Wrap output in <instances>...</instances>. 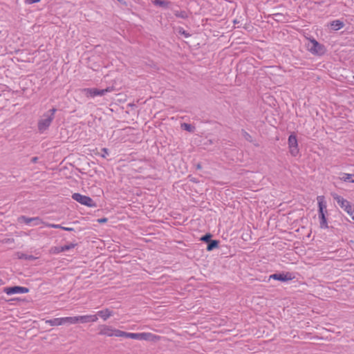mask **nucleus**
<instances>
[{"label":"nucleus","instance_id":"nucleus-1","mask_svg":"<svg viewBox=\"0 0 354 354\" xmlns=\"http://www.w3.org/2000/svg\"><path fill=\"white\" fill-rule=\"evenodd\" d=\"M57 109L53 108L43 114L38 122V130L42 133L45 131L50 125L55 118V113Z\"/></svg>","mask_w":354,"mask_h":354},{"label":"nucleus","instance_id":"nucleus-2","mask_svg":"<svg viewBox=\"0 0 354 354\" xmlns=\"http://www.w3.org/2000/svg\"><path fill=\"white\" fill-rule=\"evenodd\" d=\"M319 207V225L321 228H328L327 220L325 214L326 211V205L324 201V197L323 196H319L317 198Z\"/></svg>","mask_w":354,"mask_h":354},{"label":"nucleus","instance_id":"nucleus-3","mask_svg":"<svg viewBox=\"0 0 354 354\" xmlns=\"http://www.w3.org/2000/svg\"><path fill=\"white\" fill-rule=\"evenodd\" d=\"M153 334L150 333H127L125 331L121 330L120 337H127L131 338L133 339H140V340H151Z\"/></svg>","mask_w":354,"mask_h":354},{"label":"nucleus","instance_id":"nucleus-4","mask_svg":"<svg viewBox=\"0 0 354 354\" xmlns=\"http://www.w3.org/2000/svg\"><path fill=\"white\" fill-rule=\"evenodd\" d=\"M99 335H105L107 337H120L121 335V330L114 328L110 326L101 325L100 326Z\"/></svg>","mask_w":354,"mask_h":354},{"label":"nucleus","instance_id":"nucleus-5","mask_svg":"<svg viewBox=\"0 0 354 354\" xmlns=\"http://www.w3.org/2000/svg\"><path fill=\"white\" fill-rule=\"evenodd\" d=\"M72 198L80 204L87 207H95V202L89 196L82 195L79 193H75L72 195Z\"/></svg>","mask_w":354,"mask_h":354},{"label":"nucleus","instance_id":"nucleus-6","mask_svg":"<svg viewBox=\"0 0 354 354\" xmlns=\"http://www.w3.org/2000/svg\"><path fill=\"white\" fill-rule=\"evenodd\" d=\"M111 89L110 88H106L105 89H98L95 88H88L83 89L82 92L84 94L88 97H94L95 96H102L110 92Z\"/></svg>","mask_w":354,"mask_h":354},{"label":"nucleus","instance_id":"nucleus-7","mask_svg":"<svg viewBox=\"0 0 354 354\" xmlns=\"http://www.w3.org/2000/svg\"><path fill=\"white\" fill-rule=\"evenodd\" d=\"M288 147L291 155L295 156L299 153L297 139L295 134H291L288 138Z\"/></svg>","mask_w":354,"mask_h":354},{"label":"nucleus","instance_id":"nucleus-8","mask_svg":"<svg viewBox=\"0 0 354 354\" xmlns=\"http://www.w3.org/2000/svg\"><path fill=\"white\" fill-rule=\"evenodd\" d=\"M295 278V276L291 272H279L275 273L270 276V279L279 280L281 281H288Z\"/></svg>","mask_w":354,"mask_h":354},{"label":"nucleus","instance_id":"nucleus-9","mask_svg":"<svg viewBox=\"0 0 354 354\" xmlns=\"http://www.w3.org/2000/svg\"><path fill=\"white\" fill-rule=\"evenodd\" d=\"M3 292L7 295L23 294L28 292L29 289L21 286L6 287L4 288Z\"/></svg>","mask_w":354,"mask_h":354},{"label":"nucleus","instance_id":"nucleus-10","mask_svg":"<svg viewBox=\"0 0 354 354\" xmlns=\"http://www.w3.org/2000/svg\"><path fill=\"white\" fill-rule=\"evenodd\" d=\"M333 198H334V200L336 201L337 204L342 208H343L346 212H348V211L351 210V209L353 208L351 203L348 201H346V199L342 198V196L335 194L333 196Z\"/></svg>","mask_w":354,"mask_h":354},{"label":"nucleus","instance_id":"nucleus-11","mask_svg":"<svg viewBox=\"0 0 354 354\" xmlns=\"http://www.w3.org/2000/svg\"><path fill=\"white\" fill-rule=\"evenodd\" d=\"M310 46L309 50L313 54H321L323 52V46L318 43L315 39L310 40Z\"/></svg>","mask_w":354,"mask_h":354},{"label":"nucleus","instance_id":"nucleus-12","mask_svg":"<svg viewBox=\"0 0 354 354\" xmlns=\"http://www.w3.org/2000/svg\"><path fill=\"white\" fill-rule=\"evenodd\" d=\"M78 322L86 324L88 322H95L98 320L97 315H86L77 316Z\"/></svg>","mask_w":354,"mask_h":354},{"label":"nucleus","instance_id":"nucleus-13","mask_svg":"<svg viewBox=\"0 0 354 354\" xmlns=\"http://www.w3.org/2000/svg\"><path fill=\"white\" fill-rule=\"evenodd\" d=\"M76 245H77L76 243H70L68 245H66L64 246L54 247L51 249V251L54 254H59V253L69 250L71 249H73Z\"/></svg>","mask_w":354,"mask_h":354},{"label":"nucleus","instance_id":"nucleus-14","mask_svg":"<svg viewBox=\"0 0 354 354\" xmlns=\"http://www.w3.org/2000/svg\"><path fill=\"white\" fill-rule=\"evenodd\" d=\"M95 315L97 317L98 316L101 317L104 321L107 320L109 317L113 315V310L109 308H104L103 310H99Z\"/></svg>","mask_w":354,"mask_h":354},{"label":"nucleus","instance_id":"nucleus-15","mask_svg":"<svg viewBox=\"0 0 354 354\" xmlns=\"http://www.w3.org/2000/svg\"><path fill=\"white\" fill-rule=\"evenodd\" d=\"M330 26L333 30H338L344 26V24L341 20H334L330 23Z\"/></svg>","mask_w":354,"mask_h":354},{"label":"nucleus","instance_id":"nucleus-16","mask_svg":"<svg viewBox=\"0 0 354 354\" xmlns=\"http://www.w3.org/2000/svg\"><path fill=\"white\" fill-rule=\"evenodd\" d=\"M62 324H75L78 323L77 316L75 317H62Z\"/></svg>","mask_w":354,"mask_h":354},{"label":"nucleus","instance_id":"nucleus-17","mask_svg":"<svg viewBox=\"0 0 354 354\" xmlns=\"http://www.w3.org/2000/svg\"><path fill=\"white\" fill-rule=\"evenodd\" d=\"M46 323L52 326H57L63 324L62 317L46 320Z\"/></svg>","mask_w":354,"mask_h":354},{"label":"nucleus","instance_id":"nucleus-18","mask_svg":"<svg viewBox=\"0 0 354 354\" xmlns=\"http://www.w3.org/2000/svg\"><path fill=\"white\" fill-rule=\"evenodd\" d=\"M152 3L159 7L162 8H167L169 5L171 3L169 1L167 0H151Z\"/></svg>","mask_w":354,"mask_h":354},{"label":"nucleus","instance_id":"nucleus-19","mask_svg":"<svg viewBox=\"0 0 354 354\" xmlns=\"http://www.w3.org/2000/svg\"><path fill=\"white\" fill-rule=\"evenodd\" d=\"M17 257L19 259H25V260H28V261H33L37 259L36 257H35L32 255L26 254L24 253H21V252L17 253Z\"/></svg>","mask_w":354,"mask_h":354},{"label":"nucleus","instance_id":"nucleus-20","mask_svg":"<svg viewBox=\"0 0 354 354\" xmlns=\"http://www.w3.org/2000/svg\"><path fill=\"white\" fill-rule=\"evenodd\" d=\"M341 180L345 181V182H351L354 183V174H343L342 177L340 178Z\"/></svg>","mask_w":354,"mask_h":354},{"label":"nucleus","instance_id":"nucleus-21","mask_svg":"<svg viewBox=\"0 0 354 354\" xmlns=\"http://www.w3.org/2000/svg\"><path fill=\"white\" fill-rule=\"evenodd\" d=\"M218 243H219L218 241L211 240L207 244V250L208 251H211V250H214V248H216L218 246Z\"/></svg>","mask_w":354,"mask_h":354},{"label":"nucleus","instance_id":"nucleus-22","mask_svg":"<svg viewBox=\"0 0 354 354\" xmlns=\"http://www.w3.org/2000/svg\"><path fill=\"white\" fill-rule=\"evenodd\" d=\"M174 15L176 17L182 18V19H185L187 17V12L184 10H180V11L176 10L174 12Z\"/></svg>","mask_w":354,"mask_h":354},{"label":"nucleus","instance_id":"nucleus-23","mask_svg":"<svg viewBox=\"0 0 354 354\" xmlns=\"http://www.w3.org/2000/svg\"><path fill=\"white\" fill-rule=\"evenodd\" d=\"M181 127L184 130H186V131H187L189 132H193L194 130V127L193 126H192L191 124H187V123H183L181 124Z\"/></svg>","mask_w":354,"mask_h":354},{"label":"nucleus","instance_id":"nucleus-24","mask_svg":"<svg viewBox=\"0 0 354 354\" xmlns=\"http://www.w3.org/2000/svg\"><path fill=\"white\" fill-rule=\"evenodd\" d=\"M241 135L247 141L250 142H252L253 141L252 136L245 130L241 131Z\"/></svg>","mask_w":354,"mask_h":354},{"label":"nucleus","instance_id":"nucleus-25","mask_svg":"<svg viewBox=\"0 0 354 354\" xmlns=\"http://www.w3.org/2000/svg\"><path fill=\"white\" fill-rule=\"evenodd\" d=\"M45 226H46L48 227H50V228L62 229V230H63V228H64V227L62 226V225L53 224V223H46Z\"/></svg>","mask_w":354,"mask_h":354},{"label":"nucleus","instance_id":"nucleus-26","mask_svg":"<svg viewBox=\"0 0 354 354\" xmlns=\"http://www.w3.org/2000/svg\"><path fill=\"white\" fill-rule=\"evenodd\" d=\"M32 223V225H38L41 223H44L45 225V223H46L39 217H33Z\"/></svg>","mask_w":354,"mask_h":354},{"label":"nucleus","instance_id":"nucleus-27","mask_svg":"<svg viewBox=\"0 0 354 354\" xmlns=\"http://www.w3.org/2000/svg\"><path fill=\"white\" fill-rule=\"evenodd\" d=\"M19 221H23L26 224H30L32 223V218H28V217H26L25 216H21L20 218H19Z\"/></svg>","mask_w":354,"mask_h":354},{"label":"nucleus","instance_id":"nucleus-28","mask_svg":"<svg viewBox=\"0 0 354 354\" xmlns=\"http://www.w3.org/2000/svg\"><path fill=\"white\" fill-rule=\"evenodd\" d=\"M211 236H212V235L210 234H207L204 235L203 236H202L201 240L203 241L209 243L211 241L210 240Z\"/></svg>","mask_w":354,"mask_h":354},{"label":"nucleus","instance_id":"nucleus-29","mask_svg":"<svg viewBox=\"0 0 354 354\" xmlns=\"http://www.w3.org/2000/svg\"><path fill=\"white\" fill-rule=\"evenodd\" d=\"M102 151L103 152L102 157L106 158V156L109 155V150L106 148L102 149Z\"/></svg>","mask_w":354,"mask_h":354},{"label":"nucleus","instance_id":"nucleus-30","mask_svg":"<svg viewBox=\"0 0 354 354\" xmlns=\"http://www.w3.org/2000/svg\"><path fill=\"white\" fill-rule=\"evenodd\" d=\"M41 0H26V3L28 4H32L39 2Z\"/></svg>","mask_w":354,"mask_h":354},{"label":"nucleus","instance_id":"nucleus-31","mask_svg":"<svg viewBox=\"0 0 354 354\" xmlns=\"http://www.w3.org/2000/svg\"><path fill=\"white\" fill-rule=\"evenodd\" d=\"M347 213L353 218V216H354V209L351 208Z\"/></svg>","mask_w":354,"mask_h":354},{"label":"nucleus","instance_id":"nucleus-32","mask_svg":"<svg viewBox=\"0 0 354 354\" xmlns=\"http://www.w3.org/2000/svg\"><path fill=\"white\" fill-rule=\"evenodd\" d=\"M347 213L353 218V216H354V209L351 208Z\"/></svg>","mask_w":354,"mask_h":354},{"label":"nucleus","instance_id":"nucleus-33","mask_svg":"<svg viewBox=\"0 0 354 354\" xmlns=\"http://www.w3.org/2000/svg\"><path fill=\"white\" fill-rule=\"evenodd\" d=\"M106 221H107V218H102L98 219V222L100 223H105Z\"/></svg>","mask_w":354,"mask_h":354},{"label":"nucleus","instance_id":"nucleus-34","mask_svg":"<svg viewBox=\"0 0 354 354\" xmlns=\"http://www.w3.org/2000/svg\"><path fill=\"white\" fill-rule=\"evenodd\" d=\"M63 230H66V231H68V232L74 231V229L73 227H64V228H63Z\"/></svg>","mask_w":354,"mask_h":354},{"label":"nucleus","instance_id":"nucleus-35","mask_svg":"<svg viewBox=\"0 0 354 354\" xmlns=\"http://www.w3.org/2000/svg\"><path fill=\"white\" fill-rule=\"evenodd\" d=\"M37 160H38L37 157H33L31 159V162H33V163H35V162H37Z\"/></svg>","mask_w":354,"mask_h":354},{"label":"nucleus","instance_id":"nucleus-36","mask_svg":"<svg viewBox=\"0 0 354 354\" xmlns=\"http://www.w3.org/2000/svg\"><path fill=\"white\" fill-rule=\"evenodd\" d=\"M182 34L185 36V37H188L189 36V34L187 33L185 30L182 32Z\"/></svg>","mask_w":354,"mask_h":354},{"label":"nucleus","instance_id":"nucleus-37","mask_svg":"<svg viewBox=\"0 0 354 354\" xmlns=\"http://www.w3.org/2000/svg\"><path fill=\"white\" fill-rule=\"evenodd\" d=\"M201 167H201V164H198V165H196V168H197L198 169H201Z\"/></svg>","mask_w":354,"mask_h":354},{"label":"nucleus","instance_id":"nucleus-38","mask_svg":"<svg viewBox=\"0 0 354 354\" xmlns=\"http://www.w3.org/2000/svg\"><path fill=\"white\" fill-rule=\"evenodd\" d=\"M3 283H2V280L0 279V285H1Z\"/></svg>","mask_w":354,"mask_h":354},{"label":"nucleus","instance_id":"nucleus-39","mask_svg":"<svg viewBox=\"0 0 354 354\" xmlns=\"http://www.w3.org/2000/svg\"><path fill=\"white\" fill-rule=\"evenodd\" d=\"M352 219L354 221V216H353Z\"/></svg>","mask_w":354,"mask_h":354},{"label":"nucleus","instance_id":"nucleus-40","mask_svg":"<svg viewBox=\"0 0 354 354\" xmlns=\"http://www.w3.org/2000/svg\"><path fill=\"white\" fill-rule=\"evenodd\" d=\"M353 80H354V76L353 77Z\"/></svg>","mask_w":354,"mask_h":354}]
</instances>
